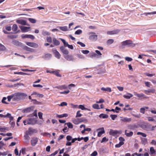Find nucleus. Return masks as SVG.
<instances>
[{
	"label": "nucleus",
	"mask_w": 156,
	"mask_h": 156,
	"mask_svg": "<svg viewBox=\"0 0 156 156\" xmlns=\"http://www.w3.org/2000/svg\"><path fill=\"white\" fill-rule=\"evenodd\" d=\"M13 98V101H17L22 99L25 98L27 95L24 93H16L12 94Z\"/></svg>",
	"instance_id": "f257e3e1"
},
{
	"label": "nucleus",
	"mask_w": 156,
	"mask_h": 156,
	"mask_svg": "<svg viewBox=\"0 0 156 156\" xmlns=\"http://www.w3.org/2000/svg\"><path fill=\"white\" fill-rule=\"evenodd\" d=\"M135 45L133 41L130 40H127L121 42V47L122 48H124L125 46L133 47H134Z\"/></svg>",
	"instance_id": "f03ea898"
},
{
	"label": "nucleus",
	"mask_w": 156,
	"mask_h": 156,
	"mask_svg": "<svg viewBox=\"0 0 156 156\" xmlns=\"http://www.w3.org/2000/svg\"><path fill=\"white\" fill-rule=\"evenodd\" d=\"M27 124H28L34 125L37 122V120L35 119L30 118L27 121Z\"/></svg>",
	"instance_id": "7ed1b4c3"
},
{
	"label": "nucleus",
	"mask_w": 156,
	"mask_h": 156,
	"mask_svg": "<svg viewBox=\"0 0 156 156\" xmlns=\"http://www.w3.org/2000/svg\"><path fill=\"white\" fill-rule=\"evenodd\" d=\"M26 43L27 45L34 48H37L38 47V44L35 43L26 42Z\"/></svg>",
	"instance_id": "20e7f679"
},
{
	"label": "nucleus",
	"mask_w": 156,
	"mask_h": 156,
	"mask_svg": "<svg viewBox=\"0 0 156 156\" xmlns=\"http://www.w3.org/2000/svg\"><path fill=\"white\" fill-rule=\"evenodd\" d=\"M120 31V30L116 29L112 31H108L107 32V34L108 35H113L116 34Z\"/></svg>",
	"instance_id": "39448f33"
},
{
	"label": "nucleus",
	"mask_w": 156,
	"mask_h": 156,
	"mask_svg": "<svg viewBox=\"0 0 156 156\" xmlns=\"http://www.w3.org/2000/svg\"><path fill=\"white\" fill-rule=\"evenodd\" d=\"M91 34H94L91 35L89 36V39L92 41L96 40H97V39H98V36L95 34V33L94 32H92L91 33Z\"/></svg>",
	"instance_id": "423d86ee"
},
{
	"label": "nucleus",
	"mask_w": 156,
	"mask_h": 156,
	"mask_svg": "<svg viewBox=\"0 0 156 156\" xmlns=\"http://www.w3.org/2000/svg\"><path fill=\"white\" fill-rule=\"evenodd\" d=\"M155 90L154 89H149L144 91V92L147 95H149V93L154 94L155 93Z\"/></svg>",
	"instance_id": "0eeeda50"
},
{
	"label": "nucleus",
	"mask_w": 156,
	"mask_h": 156,
	"mask_svg": "<svg viewBox=\"0 0 156 156\" xmlns=\"http://www.w3.org/2000/svg\"><path fill=\"white\" fill-rule=\"evenodd\" d=\"M65 58L68 61H73L74 60V58L72 55H67L64 56Z\"/></svg>",
	"instance_id": "6e6552de"
},
{
	"label": "nucleus",
	"mask_w": 156,
	"mask_h": 156,
	"mask_svg": "<svg viewBox=\"0 0 156 156\" xmlns=\"http://www.w3.org/2000/svg\"><path fill=\"white\" fill-rule=\"evenodd\" d=\"M22 32H26L28 31V30L30 28L29 27L20 26V27Z\"/></svg>",
	"instance_id": "1a4fd4ad"
},
{
	"label": "nucleus",
	"mask_w": 156,
	"mask_h": 156,
	"mask_svg": "<svg viewBox=\"0 0 156 156\" xmlns=\"http://www.w3.org/2000/svg\"><path fill=\"white\" fill-rule=\"evenodd\" d=\"M16 22L19 24L23 25H27L26 21L23 20H16Z\"/></svg>",
	"instance_id": "9d476101"
},
{
	"label": "nucleus",
	"mask_w": 156,
	"mask_h": 156,
	"mask_svg": "<svg viewBox=\"0 0 156 156\" xmlns=\"http://www.w3.org/2000/svg\"><path fill=\"white\" fill-rule=\"evenodd\" d=\"M22 37L23 38H29L32 40H34L35 38L32 35H22Z\"/></svg>",
	"instance_id": "9b49d317"
},
{
	"label": "nucleus",
	"mask_w": 156,
	"mask_h": 156,
	"mask_svg": "<svg viewBox=\"0 0 156 156\" xmlns=\"http://www.w3.org/2000/svg\"><path fill=\"white\" fill-rule=\"evenodd\" d=\"M37 142L38 139L37 138H33L31 141V144L33 146H34L37 144Z\"/></svg>",
	"instance_id": "f8f14e48"
},
{
	"label": "nucleus",
	"mask_w": 156,
	"mask_h": 156,
	"mask_svg": "<svg viewBox=\"0 0 156 156\" xmlns=\"http://www.w3.org/2000/svg\"><path fill=\"white\" fill-rule=\"evenodd\" d=\"M23 48L24 50L30 52H33L34 51V49L30 48L27 46L25 45L23 47Z\"/></svg>",
	"instance_id": "ddd939ff"
},
{
	"label": "nucleus",
	"mask_w": 156,
	"mask_h": 156,
	"mask_svg": "<svg viewBox=\"0 0 156 156\" xmlns=\"http://www.w3.org/2000/svg\"><path fill=\"white\" fill-rule=\"evenodd\" d=\"M54 54L55 56L58 58L59 59L61 57V55L58 51L56 50H54L53 51Z\"/></svg>",
	"instance_id": "4468645a"
},
{
	"label": "nucleus",
	"mask_w": 156,
	"mask_h": 156,
	"mask_svg": "<svg viewBox=\"0 0 156 156\" xmlns=\"http://www.w3.org/2000/svg\"><path fill=\"white\" fill-rule=\"evenodd\" d=\"M33 107H30L27 108L23 110V112L24 113H29L33 111Z\"/></svg>",
	"instance_id": "2eb2a0df"
},
{
	"label": "nucleus",
	"mask_w": 156,
	"mask_h": 156,
	"mask_svg": "<svg viewBox=\"0 0 156 156\" xmlns=\"http://www.w3.org/2000/svg\"><path fill=\"white\" fill-rule=\"evenodd\" d=\"M122 118L120 119L121 121L125 122H129L131 121V118L127 117H122Z\"/></svg>",
	"instance_id": "dca6fc26"
},
{
	"label": "nucleus",
	"mask_w": 156,
	"mask_h": 156,
	"mask_svg": "<svg viewBox=\"0 0 156 156\" xmlns=\"http://www.w3.org/2000/svg\"><path fill=\"white\" fill-rule=\"evenodd\" d=\"M133 96V95L130 93H127L126 94H124L123 96L124 98L126 99H129Z\"/></svg>",
	"instance_id": "f3484780"
},
{
	"label": "nucleus",
	"mask_w": 156,
	"mask_h": 156,
	"mask_svg": "<svg viewBox=\"0 0 156 156\" xmlns=\"http://www.w3.org/2000/svg\"><path fill=\"white\" fill-rule=\"evenodd\" d=\"M55 87L60 90L66 89L67 88V86L66 85H63L56 87Z\"/></svg>",
	"instance_id": "a211bd4d"
},
{
	"label": "nucleus",
	"mask_w": 156,
	"mask_h": 156,
	"mask_svg": "<svg viewBox=\"0 0 156 156\" xmlns=\"http://www.w3.org/2000/svg\"><path fill=\"white\" fill-rule=\"evenodd\" d=\"M100 129H101L102 130L98 132V137H101L103 134H104L105 133V131L103 127L100 128L98 129V130Z\"/></svg>",
	"instance_id": "6ab92c4d"
},
{
	"label": "nucleus",
	"mask_w": 156,
	"mask_h": 156,
	"mask_svg": "<svg viewBox=\"0 0 156 156\" xmlns=\"http://www.w3.org/2000/svg\"><path fill=\"white\" fill-rule=\"evenodd\" d=\"M119 133L118 131L117 130H113L110 129L109 132V134L110 135L114 136Z\"/></svg>",
	"instance_id": "aec40b11"
},
{
	"label": "nucleus",
	"mask_w": 156,
	"mask_h": 156,
	"mask_svg": "<svg viewBox=\"0 0 156 156\" xmlns=\"http://www.w3.org/2000/svg\"><path fill=\"white\" fill-rule=\"evenodd\" d=\"M53 44L55 46H58L60 44L59 41L55 38H53L52 39Z\"/></svg>",
	"instance_id": "412c9836"
},
{
	"label": "nucleus",
	"mask_w": 156,
	"mask_h": 156,
	"mask_svg": "<svg viewBox=\"0 0 156 156\" xmlns=\"http://www.w3.org/2000/svg\"><path fill=\"white\" fill-rule=\"evenodd\" d=\"M101 90L102 91H108L109 92H112L111 88L109 87H107L106 88H105L104 87H102L101 88Z\"/></svg>",
	"instance_id": "4be33fe9"
},
{
	"label": "nucleus",
	"mask_w": 156,
	"mask_h": 156,
	"mask_svg": "<svg viewBox=\"0 0 156 156\" xmlns=\"http://www.w3.org/2000/svg\"><path fill=\"white\" fill-rule=\"evenodd\" d=\"M5 118H9V119L11 120H13V117L11 116V114L9 113H7L6 115H5Z\"/></svg>",
	"instance_id": "5701e85b"
},
{
	"label": "nucleus",
	"mask_w": 156,
	"mask_h": 156,
	"mask_svg": "<svg viewBox=\"0 0 156 156\" xmlns=\"http://www.w3.org/2000/svg\"><path fill=\"white\" fill-rule=\"evenodd\" d=\"M141 141L142 144L144 145H145L147 143V140L146 138H141Z\"/></svg>",
	"instance_id": "b1692460"
},
{
	"label": "nucleus",
	"mask_w": 156,
	"mask_h": 156,
	"mask_svg": "<svg viewBox=\"0 0 156 156\" xmlns=\"http://www.w3.org/2000/svg\"><path fill=\"white\" fill-rule=\"evenodd\" d=\"M127 130H126L125 131V134L127 137H130L133 136V133L132 131H130L129 133L127 132Z\"/></svg>",
	"instance_id": "393cba45"
},
{
	"label": "nucleus",
	"mask_w": 156,
	"mask_h": 156,
	"mask_svg": "<svg viewBox=\"0 0 156 156\" xmlns=\"http://www.w3.org/2000/svg\"><path fill=\"white\" fill-rule=\"evenodd\" d=\"M149 107H144L143 108H140V112L143 114H144L145 113V109H148Z\"/></svg>",
	"instance_id": "a878e982"
},
{
	"label": "nucleus",
	"mask_w": 156,
	"mask_h": 156,
	"mask_svg": "<svg viewBox=\"0 0 156 156\" xmlns=\"http://www.w3.org/2000/svg\"><path fill=\"white\" fill-rule=\"evenodd\" d=\"M79 108L81 109L82 110H87L89 111L91 110L90 109L85 108L83 105H80L79 106Z\"/></svg>",
	"instance_id": "bb28decb"
},
{
	"label": "nucleus",
	"mask_w": 156,
	"mask_h": 156,
	"mask_svg": "<svg viewBox=\"0 0 156 156\" xmlns=\"http://www.w3.org/2000/svg\"><path fill=\"white\" fill-rule=\"evenodd\" d=\"M99 117L103 119L107 118L108 117V115L102 113L99 115Z\"/></svg>",
	"instance_id": "cd10ccee"
},
{
	"label": "nucleus",
	"mask_w": 156,
	"mask_h": 156,
	"mask_svg": "<svg viewBox=\"0 0 156 156\" xmlns=\"http://www.w3.org/2000/svg\"><path fill=\"white\" fill-rule=\"evenodd\" d=\"M12 43L14 45H16V46H19L21 44L20 42L16 40L13 41L12 42Z\"/></svg>",
	"instance_id": "c85d7f7f"
},
{
	"label": "nucleus",
	"mask_w": 156,
	"mask_h": 156,
	"mask_svg": "<svg viewBox=\"0 0 156 156\" xmlns=\"http://www.w3.org/2000/svg\"><path fill=\"white\" fill-rule=\"evenodd\" d=\"M59 28L60 30L63 31H66L68 30V28L66 26L60 27Z\"/></svg>",
	"instance_id": "c756f323"
},
{
	"label": "nucleus",
	"mask_w": 156,
	"mask_h": 156,
	"mask_svg": "<svg viewBox=\"0 0 156 156\" xmlns=\"http://www.w3.org/2000/svg\"><path fill=\"white\" fill-rule=\"evenodd\" d=\"M18 27L16 24H14L13 25L12 27V30L14 32H16L17 31L18 29Z\"/></svg>",
	"instance_id": "7c9ffc66"
},
{
	"label": "nucleus",
	"mask_w": 156,
	"mask_h": 156,
	"mask_svg": "<svg viewBox=\"0 0 156 156\" xmlns=\"http://www.w3.org/2000/svg\"><path fill=\"white\" fill-rule=\"evenodd\" d=\"M128 127L130 129H134L135 128H136L137 127V126L135 124L133 125H130L128 126Z\"/></svg>",
	"instance_id": "2f4dec72"
},
{
	"label": "nucleus",
	"mask_w": 156,
	"mask_h": 156,
	"mask_svg": "<svg viewBox=\"0 0 156 156\" xmlns=\"http://www.w3.org/2000/svg\"><path fill=\"white\" fill-rule=\"evenodd\" d=\"M92 107L96 109H100L99 105L96 104H93L92 105Z\"/></svg>",
	"instance_id": "473e14b6"
},
{
	"label": "nucleus",
	"mask_w": 156,
	"mask_h": 156,
	"mask_svg": "<svg viewBox=\"0 0 156 156\" xmlns=\"http://www.w3.org/2000/svg\"><path fill=\"white\" fill-rule=\"evenodd\" d=\"M114 40L113 39H110L108 40L107 42V44L108 45H109L112 44L114 42Z\"/></svg>",
	"instance_id": "72a5a7b5"
},
{
	"label": "nucleus",
	"mask_w": 156,
	"mask_h": 156,
	"mask_svg": "<svg viewBox=\"0 0 156 156\" xmlns=\"http://www.w3.org/2000/svg\"><path fill=\"white\" fill-rule=\"evenodd\" d=\"M53 73V74L58 77H61L62 76L60 74L59 72L57 71H54Z\"/></svg>",
	"instance_id": "f704fd0d"
},
{
	"label": "nucleus",
	"mask_w": 156,
	"mask_h": 156,
	"mask_svg": "<svg viewBox=\"0 0 156 156\" xmlns=\"http://www.w3.org/2000/svg\"><path fill=\"white\" fill-rule=\"evenodd\" d=\"M79 122L80 123L82 122L87 121V120L85 118H81L80 119H78Z\"/></svg>",
	"instance_id": "c9c22d12"
},
{
	"label": "nucleus",
	"mask_w": 156,
	"mask_h": 156,
	"mask_svg": "<svg viewBox=\"0 0 156 156\" xmlns=\"http://www.w3.org/2000/svg\"><path fill=\"white\" fill-rule=\"evenodd\" d=\"M61 41L64 44V45L65 47H67L68 46L69 44H68V43L65 40L62 39H61Z\"/></svg>",
	"instance_id": "e433bc0d"
},
{
	"label": "nucleus",
	"mask_w": 156,
	"mask_h": 156,
	"mask_svg": "<svg viewBox=\"0 0 156 156\" xmlns=\"http://www.w3.org/2000/svg\"><path fill=\"white\" fill-rule=\"evenodd\" d=\"M65 124H67L68 128H69L72 129L73 127V125L72 124V123H71V122H69L68 123H66Z\"/></svg>",
	"instance_id": "4c0bfd02"
},
{
	"label": "nucleus",
	"mask_w": 156,
	"mask_h": 156,
	"mask_svg": "<svg viewBox=\"0 0 156 156\" xmlns=\"http://www.w3.org/2000/svg\"><path fill=\"white\" fill-rule=\"evenodd\" d=\"M5 49V46L0 44V51H4Z\"/></svg>",
	"instance_id": "58836bf2"
},
{
	"label": "nucleus",
	"mask_w": 156,
	"mask_h": 156,
	"mask_svg": "<svg viewBox=\"0 0 156 156\" xmlns=\"http://www.w3.org/2000/svg\"><path fill=\"white\" fill-rule=\"evenodd\" d=\"M28 20L31 23H36V20L32 18H28Z\"/></svg>",
	"instance_id": "ea45409f"
},
{
	"label": "nucleus",
	"mask_w": 156,
	"mask_h": 156,
	"mask_svg": "<svg viewBox=\"0 0 156 156\" xmlns=\"http://www.w3.org/2000/svg\"><path fill=\"white\" fill-rule=\"evenodd\" d=\"M137 134L138 135H141L144 137H146L147 136V135L145 133L140 132H138Z\"/></svg>",
	"instance_id": "a19ab883"
},
{
	"label": "nucleus",
	"mask_w": 156,
	"mask_h": 156,
	"mask_svg": "<svg viewBox=\"0 0 156 156\" xmlns=\"http://www.w3.org/2000/svg\"><path fill=\"white\" fill-rule=\"evenodd\" d=\"M133 93L134 95L136 96L137 97L139 98H141V93L140 94H139L135 92H134Z\"/></svg>",
	"instance_id": "79ce46f5"
},
{
	"label": "nucleus",
	"mask_w": 156,
	"mask_h": 156,
	"mask_svg": "<svg viewBox=\"0 0 156 156\" xmlns=\"http://www.w3.org/2000/svg\"><path fill=\"white\" fill-rule=\"evenodd\" d=\"M7 99H8V101L9 102H10L12 99V101H13V98L12 95L8 96Z\"/></svg>",
	"instance_id": "37998d69"
},
{
	"label": "nucleus",
	"mask_w": 156,
	"mask_h": 156,
	"mask_svg": "<svg viewBox=\"0 0 156 156\" xmlns=\"http://www.w3.org/2000/svg\"><path fill=\"white\" fill-rule=\"evenodd\" d=\"M80 110L78 111L76 113V117H80L82 116V115L80 113Z\"/></svg>",
	"instance_id": "c03bdc74"
},
{
	"label": "nucleus",
	"mask_w": 156,
	"mask_h": 156,
	"mask_svg": "<svg viewBox=\"0 0 156 156\" xmlns=\"http://www.w3.org/2000/svg\"><path fill=\"white\" fill-rule=\"evenodd\" d=\"M21 85V83H16L14 84V85H12L11 86H9L10 87H16V86L18 85L20 86Z\"/></svg>",
	"instance_id": "a18cd8bd"
},
{
	"label": "nucleus",
	"mask_w": 156,
	"mask_h": 156,
	"mask_svg": "<svg viewBox=\"0 0 156 156\" xmlns=\"http://www.w3.org/2000/svg\"><path fill=\"white\" fill-rule=\"evenodd\" d=\"M47 41L51 43L52 42V38L51 37H47L46 38Z\"/></svg>",
	"instance_id": "49530a36"
},
{
	"label": "nucleus",
	"mask_w": 156,
	"mask_h": 156,
	"mask_svg": "<svg viewBox=\"0 0 156 156\" xmlns=\"http://www.w3.org/2000/svg\"><path fill=\"white\" fill-rule=\"evenodd\" d=\"M42 34L44 36L49 35L50 33L47 31H43L42 32Z\"/></svg>",
	"instance_id": "de8ad7c7"
},
{
	"label": "nucleus",
	"mask_w": 156,
	"mask_h": 156,
	"mask_svg": "<svg viewBox=\"0 0 156 156\" xmlns=\"http://www.w3.org/2000/svg\"><path fill=\"white\" fill-rule=\"evenodd\" d=\"M110 116L113 120H114L117 117V115H111Z\"/></svg>",
	"instance_id": "09e8293b"
},
{
	"label": "nucleus",
	"mask_w": 156,
	"mask_h": 156,
	"mask_svg": "<svg viewBox=\"0 0 156 156\" xmlns=\"http://www.w3.org/2000/svg\"><path fill=\"white\" fill-rule=\"evenodd\" d=\"M82 33V31L81 30H76L75 33V34H80Z\"/></svg>",
	"instance_id": "8fccbe9b"
},
{
	"label": "nucleus",
	"mask_w": 156,
	"mask_h": 156,
	"mask_svg": "<svg viewBox=\"0 0 156 156\" xmlns=\"http://www.w3.org/2000/svg\"><path fill=\"white\" fill-rule=\"evenodd\" d=\"M73 122L76 125L78 124L79 123L78 119H75L73 121Z\"/></svg>",
	"instance_id": "3c124183"
},
{
	"label": "nucleus",
	"mask_w": 156,
	"mask_h": 156,
	"mask_svg": "<svg viewBox=\"0 0 156 156\" xmlns=\"http://www.w3.org/2000/svg\"><path fill=\"white\" fill-rule=\"evenodd\" d=\"M6 97H3L2 100V102L4 104H8L9 103L8 102H6L5 101L6 99Z\"/></svg>",
	"instance_id": "603ef678"
},
{
	"label": "nucleus",
	"mask_w": 156,
	"mask_h": 156,
	"mask_svg": "<svg viewBox=\"0 0 156 156\" xmlns=\"http://www.w3.org/2000/svg\"><path fill=\"white\" fill-rule=\"evenodd\" d=\"M125 59L128 62L131 61L133 60V59L132 58L128 57H126L125 58Z\"/></svg>",
	"instance_id": "864d4df0"
},
{
	"label": "nucleus",
	"mask_w": 156,
	"mask_h": 156,
	"mask_svg": "<svg viewBox=\"0 0 156 156\" xmlns=\"http://www.w3.org/2000/svg\"><path fill=\"white\" fill-rule=\"evenodd\" d=\"M144 74L147 76L152 77L155 75V74H150L148 73H145Z\"/></svg>",
	"instance_id": "5fc2aeb1"
},
{
	"label": "nucleus",
	"mask_w": 156,
	"mask_h": 156,
	"mask_svg": "<svg viewBox=\"0 0 156 156\" xmlns=\"http://www.w3.org/2000/svg\"><path fill=\"white\" fill-rule=\"evenodd\" d=\"M150 151L152 154L154 153L155 151L153 147H152L150 148Z\"/></svg>",
	"instance_id": "6e6d98bb"
},
{
	"label": "nucleus",
	"mask_w": 156,
	"mask_h": 156,
	"mask_svg": "<svg viewBox=\"0 0 156 156\" xmlns=\"http://www.w3.org/2000/svg\"><path fill=\"white\" fill-rule=\"evenodd\" d=\"M77 57L80 58L81 59H84V57L82 55H80L79 54H77Z\"/></svg>",
	"instance_id": "4d7b16f0"
},
{
	"label": "nucleus",
	"mask_w": 156,
	"mask_h": 156,
	"mask_svg": "<svg viewBox=\"0 0 156 156\" xmlns=\"http://www.w3.org/2000/svg\"><path fill=\"white\" fill-rule=\"evenodd\" d=\"M33 86L34 87H39L40 88L43 87V86L40 84H33Z\"/></svg>",
	"instance_id": "13d9d810"
},
{
	"label": "nucleus",
	"mask_w": 156,
	"mask_h": 156,
	"mask_svg": "<svg viewBox=\"0 0 156 156\" xmlns=\"http://www.w3.org/2000/svg\"><path fill=\"white\" fill-rule=\"evenodd\" d=\"M22 152L23 154H24L26 153V150L25 148H22L21 150H20V153Z\"/></svg>",
	"instance_id": "bf43d9fd"
},
{
	"label": "nucleus",
	"mask_w": 156,
	"mask_h": 156,
	"mask_svg": "<svg viewBox=\"0 0 156 156\" xmlns=\"http://www.w3.org/2000/svg\"><path fill=\"white\" fill-rule=\"evenodd\" d=\"M82 53L84 54H88L89 52V51L87 50H83L82 51Z\"/></svg>",
	"instance_id": "052dcab7"
},
{
	"label": "nucleus",
	"mask_w": 156,
	"mask_h": 156,
	"mask_svg": "<svg viewBox=\"0 0 156 156\" xmlns=\"http://www.w3.org/2000/svg\"><path fill=\"white\" fill-rule=\"evenodd\" d=\"M146 86L148 87H151V84L149 82H144Z\"/></svg>",
	"instance_id": "680f3d73"
},
{
	"label": "nucleus",
	"mask_w": 156,
	"mask_h": 156,
	"mask_svg": "<svg viewBox=\"0 0 156 156\" xmlns=\"http://www.w3.org/2000/svg\"><path fill=\"white\" fill-rule=\"evenodd\" d=\"M42 115H43V113L42 112H38V115L40 119H43Z\"/></svg>",
	"instance_id": "e2e57ef3"
},
{
	"label": "nucleus",
	"mask_w": 156,
	"mask_h": 156,
	"mask_svg": "<svg viewBox=\"0 0 156 156\" xmlns=\"http://www.w3.org/2000/svg\"><path fill=\"white\" fill-rule=\"evenodd\" d=\"M8 37L11 39L16 38L17 37V36L15 35H9L8 36Z\"/></svg>",
	"instance_id": "0e129e2a"
},
{
	"label": "nucleus",
	"mask_w": 156,
	"mask_h": 156,
	"mask_svg": "<svg viewBox=\"0 0 156 156\" xmlns=\"http://www.w3.org/2000/svg\"><path fill=\"white\" fill-rule=\"evenodd\" d=\"M97 154V152L96 151H94L91 154V156H96Z\"/></svg>",
	"instance_id": "69168bd1"
},
{
	"label": "nucleus",
	"mask_w": 156,
	"mask_h": 156,
	"mask_svg": "<svg viewBox=\"0 0 156 156\" xmlns=\"http://www.w3.org/2000/svg\"><path fill=\"white\" fill-rule=\"evenodd\" d=\"M67 105V104L66 102H62L60 105L61 106H66Z\"/></svg>",
	"instance_id": "338daca9"
},
{
	"label": "nucleus",
	"mask_w": 156,
	"mask_h": 156,
	"mask_svg": "<svg viewBox=\"0 0 156 156\" xmlns=\"http://www.w3.org/2000/svg\"><path fill=\"white\" fill-rule=\"evenodd\" d=\"M95 52L96 53L97 55L101 56L102 55L101 53L98 50H96Z\"/></svg>",
	"instance_id": "774afa93"
}]
</instances>
